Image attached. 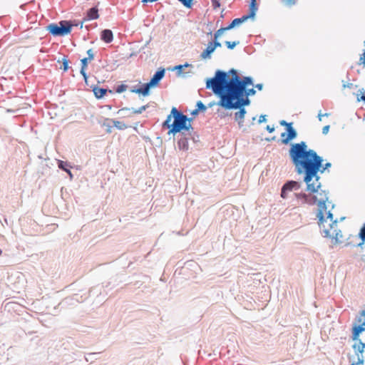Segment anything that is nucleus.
Wrapping results in <instances>:
<instances>
[{
	"label": "nucleus",
	"instance_id": "6e6552de",
	"mask_svg": "<svg viewBox=\"0 0 365 365\" xmlns=\"http://www.w3.org/2000/svg\"><path fill=\"white\" fill-rule=\"evenodd\" d=\"M321 228H322V232L324 234V237L331 238L334 240L335 243L339 242V238L342 237V234L341 230H334L333 235L330 234V231L328 228L325 227L324 222L319 226Z\"/></svg>",
	"mask_w": 365,
	"mask_h": 365
},
{
	"label": "nucleus",
	"instance_id": "7ed1b4c3",
	"mask_svg": "<svg viewBox=\"0 0 365 365\" xmlns=\"http://www.w3.org/2000/svg\"><path fill=\"white\" fill-rule=\"evenodd\" d=\"M191 121H192V118L187 117L181 110L173 107L170 113L162 123V127L169 130L168 135H175L177 133H192L193 127L191 125Z\"/></svg>",
	"mask_w": 365,
	"mask_h": 365
},
{
	"label": "nucleus",
	"instance_id": "4c0bfd02",
	"mask_svg": "<svg viewBox=\"0 0 365 365\" xmlns=\"http://www.w3.org/2000/svg\"><path fill=\"white\" fill-rule=\"evenodd\" d=\"M359 237L363 241L365 242V223L361 227L360 231L359 232Z\"/></svg>",
	"mask_w": 365,
	"mask_h": 365
},
{
	"label": "nucleus",
	"instance_id": "412c9836",
	"mask_svg": "<svg viewBox=\"0 0 365 365\" xmlns=\"http://www.w3.org/2000/svg\"><path fill=\"white\" fill-rule=\"evenodd\" d=\"M192 66L191 64L188 63H185L184 64H179L173 68V71H176L177 76H182V77H186V73H183V69L187 67Z\"/></svg>",
	"mask_w": 365,
	"mask_h": 365
},
{
	"label": "nucleus",
	"instance_id": "c9c22d12",
	"mask_svg": "<svg viewBox=\"0 0 365 365\" xmlns=\"http://www.w3.org/2000/svg\"><path fill=\"white\" fill-rule=\"evenodd\" d=\"M228 31L225 27H221L217 31H216L214 34V38L218 39L219 37L225 32Z\"/></svg>",
	"mask_w": 365,
	"mask_h": 365
},
{
	"label": "nucleus",
	"instance_id": "f8f14e48",
	"mask_svg": "<svg viewBox=\"0 0 365 365\" xmlns=\"http://www.w3.org/2000/svg\"><path fill=\"white\" fill-rule=\"evenodd\" d=\"M179 139L178 141V147L180 150L187 151L189 149L188 140L190 138L187 136L186 133H179Z\"/></svg>",
	"mask_w": 365,
	"mask_h": 365
},
{
	"label": "nucleus",
	"instance_id": "3c124183",
	"mask_svg": "<svg viewBox=\"0 0 365 365\" xmlns=\"http://www.w3.org/2000/svg\"><path fill=\"white\" fill-rule=\"evenodd\" d=\"M337 222H338V220L336 219L334 220H332L331 222V223L329 224V230H336V227H337Z\"/></svg>",
	"mask_w": 365,
	"mask_h": 365
},
{
	"label": "nucleus",
	"instance_id": "cd10ccee",
	"mask_svg": "<svg viewBox=\"0 0 365 365\" xmlns=\"http://www.w3.org/2000/svg\"><path fill=\"white\" fill-rule=\"evenodd\" d=\"M186 135L190 138V140H192L194 143L199 141V135L197 133L193 130L192 132H186Z\"/></svg>",
	"mask_w": 365,
	"mask_h": 365
},
{
	"label": "nucleus",
	"instance_id": "6ab92c4d",
	"mask_svg": "<svg viewBox=\"0 0 365 365\" xmlns=\"http://www.w3.org/2000/svg\"><path fill=\"white\" fill-rule=\"evenodd\" d=\"M239 110L235 113V120L238 122L240 127L243 125V120L247 113L245 108H238Z\"/></svg>",
	"mask_w": 365,
	"mask_h": 365
},
{
	"label": "nucleus",
	"instance_id": "4d7b16f0",
	"mask_svg": "<svg viewBox=\"0 0 365 365\" xmlns=\"http://www.w3.org/2000/svg\"><path fill=\"white\" fill-rule=\"evenodd\" d=\"M329 128H330V126L329 125L324 126L322 128V133L324 135H327L329 130Z\"/></svg>",
	"mask_w": 365,
	"mask_h": 365
},
{
	"label": "nucleus",
	"instance_id": "c756f323",
	"mask_svg": "<svg viewBox=\"0 0 365 365\" xmlns=\"http://www.w3.org/2000/svg\"><path fill=\"white\" fill-rule=\"evenodd\" d=\"M364 89L361 88L359 90V93L356 94V101H363L365 103V95H364Z\"/></svg>",
	"mask_w": 365,
	"mask_h": 365
},
{
	"label": "nucleus",
	"instance_id": "dca6fc26",
	"mask_svg": "<svg viewBox=\"0 0 365 365\" xmlns=\"http://www.w3.org/2000/svg\"><path fill=\"white\" fill-rule=\"evenodd\" d=\"M90 61L88 59H87V58H83L81 60V71H80V73L82 75V76L83 77V80L86 83V84L87 86H89V83L88 82V76L86 72V69H87V67H88V62Z\"/></svg>",
	"mask_w": 365,
	"mask_h": 365
},
{
	"label": "nucleus",
	"instance_id": "37998d69",
	"mask_svg": "<svg viewBox=\"0 0 365 365\" xmlns=\"http://www.w3.org/2000/svg\"><path fill=\"white\" fill-rule=\"evenodd\" d=\"M279 124L280 125L285 127L286 130L288 128L293 125V122H287L284 120H282L279 121Z\"/></svg>",
	"mask_w": 365,
	"mask_h": 365
},
{
	"label": "nucleus",
	"instance_id": "052dcab7",
	"mask_svg": "<svg viewBox=\"0 0 365 365\" xmlns=\"http://www.w3.org/2000/svg\"><path fill=\"white\" fill-rule=\"evenodd\" d=\"M255 88H257L258 90H262V88H263V84L262 83H257L255 85Z\"/></svg>",
	"mask_w": 365,
	"mask_h": 365
},
{
	"label": "nucleus",
	"instance_id": "b1692460",
	"mask_svg": "<svg viewBox=\"0 0 365 365\" xmlns=\"http://www.w3.org/2000/svg\"><path fill=\"white\" fill-rule=\"evenodd\" d=\"M148 108H149V105L146 104V105L142 106L141 107L138 108V109L134 108H123L119 110V112L124 111V110H131L132 113L134 114H141Z\"/></svg>",
	"mask_w": 365,
	"mask_h": 365
},
{
	"label": "nucleus",
	"instance_id": "9d476101",
	"mask_svg": "<svg viewBox=\"0 0 365 365\" xmlns=\"http://www.w3.org/2000/svg\"><path fill=\"white\" fill-rule=\"evenodd\" d=\"M165 70L163 68H159L155 72L153 76L151 77L149 83L155 88L158 86L160 81L165 76Z\"/></svg>",
	"mask_w": 365,
	"mask_h": 365
},
{
	"label": "nucleus",
	"instance_id": "c85d7f7f",
	"mask_svg": "<svg viewBox=\"0 0 365 365\" xmlns=\"http://www.w3.org/2000/svg\"><path fill=\"white\" fill-rule=\"evenodd\" d=\"M242 93V94H246L247 96H254L255 93H256V91L252 88H248L247 87L242 89V90H240V91H238L237 92H240V93Z\"/></svg>",
	"mask_w": 365,
	"mask_h": 365
},
{
	"label": "nucleus",
	"instance_id": "79ce46f5",
	"mask_svg": "<svg viewBox=\"0 0 365 365\" xmlns=\"http://www.w3.org/2000/svg\"><path fill=\"white\" fill-rule=\"evenodd\" d=\"M331 167V163H326L325 164H323V163H322V167L320 168V173H323L326 170L329 169V168Z\"/></svg>",
	"mask_w": 365,
	"mask_h": 365
},
{
	"label": "nucleus",
	"instance_id": "5701e85b",
	"mask_svg": "<svg viewBox=\"0 0 365 365\" xmlns=\"http://www.w3.org/2000/svg\"><path fill=\"white\" fill-rule=\"evenodd\" d=\"M214 51L213 47L209 42L206 48L201 53L200 58L202 59H209L211 58V55Z\"/></svg>",
	"mask_w": 365,
	"mask_h": 365
},
{
	"label": "nucleus",
	"instance_id": "338daca9",
	"mask_svg": "<svg viewBox=\"0 0 365 365\" xmlns=\"http://www.w3.org/2000/svg\"><path fill=\"white\" fill-rule=\"evenodd\" d=\"M329 115H330V114H329V113H326L323 114V115H324V116H327H327H329Z\"/></svg>",
	"mask_w": 365,
	"mask_h": 365
},
{
	"label": "nucleus",
	"instance_id": "5fc2aeb1",
	"mask_svg": "<svg viewBox=\"0 0 365 365\" xmlns=\"http://www.w3.org/2000/svg\"><path fill=\"white\" fill-rule=\"evenodd\" d=\"M327 219H329L331 222L332 220H334V215L332 214V212H331V210H329L327 212Z\"/></svg>",
	"mask_w": 365,
	"mask_h": 365
},
{
	"label": "nucleus",
	"instance_id": "ddd939ff",
	"mask_svg": "<svg viewBox=\"0 0 365 365\" xmlns=\"http://www.w3.org/2000/svg\"><path fill=\"white\" fill-rule=\"evenodd\" d=\"M99 18L98 9L97 6H93L89 9L83 17V21L96 20Z\"/></svg>",
	"mask_w": 365,
	"mask_h": 365
},
{
	"label": "nucleus",
	"instance_id": "72a5a7b5",
	"mask_svg": "<svg viewBox=\"0 0 365 365\" xmlns=\"http://www.w3.org/2000/svg\"><path fill=\"white\" fill-rule=\"evenodd\" d=\"M195 107L200 112H205L207 110V106L201 101L197 102Z\"/></svg>",
	"mask_w": 365,
	"mask_h": 365
},
{
	"label": "nucleus",
	"instance_id": "a19ab883",
	"mask_svg": "<svg viewBox=\"0 0 365 365\" xmlns=\"http://www.w3.org/2000/svg\"><path fill=\"white\" fill-rule=\"evenodd\" d=\"M210 43L213 47L214 50H215L217 47H221L222 46L221 43L218 41V39L215 38L210 41Z\"/></svg>",
	"mask_w": 365,
	"mask_h": 365
},
{
	"label": "nucleus",
	"instance_id": "8fccbe9b",
	"mask_svg": "<svg viewBox=\"0 0 365 365\" xmlns=\"http://www.w3.org/2000/svg\"><path fill=\"white\" fill-rule=\"evenodd\" d=\"M364 362V357L361 355V356H358V361L356 362H353L351 365H361Z\"/></svg>",
	"mask_w": 365,
	"mask_h": 365
},
{
	"label": "nucleus",
	"instance_id": "9b49d317",
	"mask_svg": "<svg viewBox=\"0 0 365 365\" xmlns=\"http://www.w3.org/2000/svg\"><path fill=\"white\" fill-rule=\"evenodd\" d=\"M62 36H67L71 34L73 28V24L71 20H61L58 23Z\"/></svg>",
	"mask_w": 365,
	"mask_h": 365
},
{
	"label": "nucleus",
	"instance_id": "423d86ee",
	"mask_svg": "<svg viewBox=\"0 0 365 365\" xmlns=\"http://www.w3.org/2000/svg\"><path fill=\"white\" fill-rule=\"evenodd\" d=\"M297 131L292 126L288 128L285 132L281 133V143L284 145H288L289 143L297 137Z\"/></svg>",
	"mask_w": 365,
	"mask_h": 365
},
{
	"label": "nucleus",
	"instance_id": "a878e982",
	"mask_svg": "<svg viewBox=\"0 0 365 365\" xmlns=\"http://www.w3.org/2000/svg\"><path fill=\"white\" fill-rule=\"evenodd\" d=\"M107 121H111L113 123V126L115 127L117 129L123 130L128 128L126 124H125L123 122H120L116 120L109 119L106 118Z\"/></svg>",
	"mask_w": 365,
	"mask_h": 365
},
{
	"label": "nucleus",
	"instance_id": "58836bf2",
	"mask_svg": "<svg viewBox=\"0 0 365 365\" xmlns=\"http://www.w3.org/2000/svg\"><path fill=\"white\" fill-rule=\"evenodd\" d=\"M111 121H107L106 119L105 120V121L103 122V123L102 124L103 126L104 127H106V132L108 133H110L112 132V125H110V123Z\"/></svg>",
	"mask_w": 365,
	"mask_h": 365
},
{
	"label": "nucleus",
	"instance_id": "473e14b6",
	"mask_svg": "<svg viewBox=\"0 0 365 365\" xmlns=\"http://www.w3.org/2000/svg\"><path fill=\"white\" fill-rule=\"evenodd\" d=\"M61 61L63 63L62 68H63V71L66 72L69 69V66H68L69 60L68 59L66 56H64L63 58H62Z\"/></svg>",
	"mask_w": 365,
	"mask_h": 365
},
{
	"label": "nucleus",
	"instance_id": "864d4df0",
	"mask_svg": "<svg viewBox=\"0 0 365 365\" xmlns=\"http://www.w3.org/2000/svg\"><path fill=\"white\" fill-rule=\"evenodd\" d=\"M286 5L287 6H292L296 4L297 1L296 0H282Z\"/></svg>",
	"mask_w": 365,
	"mask_h": 365
},
{
	"label": "nucleus",
	"instance_id": "2eb2a0df",
	"mask_svg": "<svg viewBox=\"0 0 365 365\" xmlns=\"http://www.w3.org/2000/svg\"><path fill=\"white\" fill-rule=\"evenodd\" d=\"M101 40L106 43H110L113 40V34L110 29H106L101 31L100 34Z\"/></svg>",
	"mask_w": 365,
	"mask_h": 365
},
{
	"label": "nucleus",
	"instance_id": "a18cd8bd",
	"mask_svg": "<svg viewBox=\"0 0 365 365\" xmlns=\"http://www.w3.org/2000/svg\"><path fill=\"white\" fill-rule=\"evenodd\" d=\"M84 22L85 21H83V19L81 21H79L78 20L71 21V24H73V26H79L80 29L83 28Z\"/></svg>",
	"mask_w": 365,
	"mask_h": 365
},
{
	"label": "nucleus",
	"instance_id": "393cba45",
	"mask_svg": "<svg viewBox=\"0 0 365 365\" xmlns=\"http://www.w3.org/2000/svg\"><path fill=\"white\" fill-rule=\"evenodd\" d=\"M83 300L84 299H83V296H79L77 294H73L71 297H67L65 299L66 302L69 303L71 304H73L74 302H83Z\"/></svg>",
	"mask_w": 365,
	"mask_h": 365
},
{
	"label": "nucleus",
	"instance_id": "4468645a",
	"mask_svg": "<svg viewBox=\"0 0 365 365\" xmlns=\"http://www.w3.org/2000/svg\"><path fill=\"white\" fill-rule=\"evenodd\" d=\"M88 86H90L91 88H92V91L93 92V94L97 99L103 98L108 91L112 93V91L98 87L96 85H89Z\"/></svg>",
	"mask_w": 365,
	"mask_h": 365
},
{
	"label": "nucleus",
	"instance_id": "c03bdc74",
	"mask_svg": "<svg viewBox=\"0 0 365 365\" xmlns=\"http://www.w3.org/2000/svg\"><path fill=\"white\" fill-rule=\"evenodd\" d=\"M127 86L125 84H120L117 86L115 91L118 93H121L126 91Z\"/></svg>",
	"mask_w": 365,
	"mask_h": 365
},
{
	"label": "nucleus",
	"instance_id": "69168bd1",
	"mask_svg": "<svg viewBox=\"0 0 365 365\" xmlns=\"http://www.w3.org/2000/svg\"><path fill=\"white\" fill-rule=\"evenodd\" d=\"M213 105H215V103H209L208 106L212 107Z\"/></svg>",
	"mask_w": 365,
	"mask_h": 365
},
{
	"label": "nucleus",
	"instance_id": "0eeeda50",
	"mask_svg": "<svg viewBox=\"0 0 365 365\" xmlns=\"http://www.w3.org/2000/svg\"><path fill=\"white\" fill-rule=\"evenodd\" d=\"M301 187L300 182L294 180L287 181L281 189V197L284 199L287 198V192L292 190H298Z\"/></svg>",
	"mask_w": 365,
	"mask_h": 365
},
{
	"label": "nucleus",
	"instance_id": "f03ea898",
	"mask_svg": "<svg viewBox=\"0 0 365 365\" xmlns=\"http://www.w3.org/2000/svg\"><path fill=\"white\" fill-rule=\"evenodd\" d=\"M205 83L207 89L217 87L221 90L238 91L253 86V79L250 76L242 78L235 69L232 68L228 72L217 70L213 77L206 79Z\"/></svg>",
	"mask_w": 365,
	"mask_h": 365
},
{
	"label": "nucleus",
	"instance_id": "de8ad7c7",
	"mask_svg": "<svg viewBox=\"0 0 365 365\" xmlns=\"http://www.w3.org/2000/svg\"><path fill=\"white\" fill-rule=\"evenodd\" d=\"M342 83H343V84H342L343 88H357L358 87L357 85H354V84H353L351 83H345L344 82V81H342Z\"/></svg>",
	"mask_w": 365,
	"mask_h": 365
},
{
	"label": "nucleus",
	"instance_id": "e433bc0d",
	"mask_svg": "<svg viewBox=\"0 0 365 365\" xmlns=\"http://www.w3.org/2000/svg\"><path fill=\"white\" fill-rule=\"evenodd\" d=\"M225 45L227 46V48L229 49H233L237 45H238L240 43V41H226L225 42Z\"/></svg>",
	"mask_w": 365,
	"mask_h": 365
},
{
	"label": "nucleus",
	"instance_id": "49530a36",
	"mask_svg": "<svg viewBox=\"0 0 365 365\" xmlns=\"http://www.w3.org/2000/svg\"><path fill=\"white\" fill-rule=\"evenodd\" d=\"M358 64L359 65H362L365 68V50L360 55Z\"/></svg>",
	"mask_w": 365,
	"mask_h": 365
},
{
	"label": "nucleus",
	"instance_id": "39448f33",
	"mask_svg": "<svg viewBox=\"0 0 365 365\" xmlns=\"http://www.w3.org/2000/svg\"><path fill=\"white\" fill-rule=\"evenodd\" d=\"M319 196L318 199V212L317 217L318 218L319 226H321L324 222H327V219L324 217V212L327 210L326 202L329 200L328 192L319 189L317 192Z\"/></svg>",
	"mask_w": 365,
	"mask_h": 365
},
{
	"label": "nucleus",
	"instance_id": "f704fd0d",
	"mask_svg": "<svg viewBox=\"0 0 365 365\" xmlns=\"http://www.w3.org/2000/svg\"><path fill=\"white\" fill-rule=\"evenodd\" d=\"M308 195L304 192L295 193V197L297 200H302V203L305 204V202L308 197Z\"/></svg>",
	"mask_w": 365,
	"mask_h": 365
},
{
	"label": "nucleus",
	"instance_id": "7c9ffc66",
	"mask_svg": "<svg viewBox=\"0 0 365 365\" xmlns=\"http://www.w3.org/2000/svg\"><path fill=\"white\" fill-rule=\"evenodd\" d=\"M180 2L185 8L192 9L194 4V0H178Z\"/></svg>",
	"mask_w": 365,
	"mask_h": 365
},
{
	"label": "nucleus",
	"instance_id": "0e129e2a",
	"mask_svg": "<svg viewBox=\"0 0 365 365\" xmlns=\"http://www.w3.org/2000/svg\"><path fill=\"white\" fill-rule=\"evenodd\" d=\"M364 242H363V241L361 240V242H360L359 244H358V246H359V247H361V246L364 245Z\"/></svg>",
	"mask_w": 365,
	"mask_h": 365
},
{
	"label": "nucleus",
	"instance_id": "2f4dec72",
	"mask_svg": "<svg viewBox=\"0 0 365 365\" xmlns=\"http://www.w3.org/2000/svg\"><path fill=\"white\" fill-rule=\"evenodd\" d=\"M305 203L311 205H315L316 203L318 204V198L315 195H312L310 197L308 196Z\"/></svg>",
	"mask_w": 365,
	"mask_h": 365
},
{
	"label": "nucleus",
	"instance_id": "f257e3e1",
	"mask_svg": "<svg viewBox=\"0 0 365 365\" xmlns=\"http://www.w3.org/2000/svg\"><path fill=\"white\" fill-rule=\"evenodd\" d=\"M289 158L297 174H304L307 191L316 193L322 187L319 182L320 168L324 159L313 149H309L305 141L290 144Z\"/></svg>",
	"mask_w": 365,
	"mask_h": 365
},
{
	"label": "nucleus",
	"instance_id": "680f3d73",
	"mask_svg": "<svg viewBox=\"0 0 365 365\" xmlns=\"http://www.w3.org/2000/svg\"><path fill=\"white\" fill-rule=\"evenodd\" d=\"M275 138H276V137H275V136H273L272 138H267L265 140H266L267 141H272V140H275Z\"/></svg>",
	"mask_w": 365,
	"mask_h": 365
},
{
	"label": "nucleus",
	"instance_id": "aec40b11",
	"mask_svg": "<svg viewBox=\"0 0 365 365\" xmlns=\"http://www.w3.org/2000/svg\"><path fill=\"white\" fill-rule=\"evenodd\" d=\"M58 167L65 171L66 173H67L70 177L71 179L73 178V174L70 170V168H71V166L69 165V163L66 161H63V160H58Z\"/></svg>",
	"mask_w": 365,
	"mask_h": 365
},
{
	"label": "nucleus",
	"instance_id": "ea45409f",
	"mask_svg": "<svg viewBox=\"0 0 365 365\" xmlns=\"http://www.w3.org/2000/svg\"><path fill=\"white\" fill-rule=\"evenodd\" d=\"M364 319H365V310L364 309L361 311L360 316H359L356 318V321L357 322V323L361 324L363 322Z\"/></svg>",
	"mask_w": 365,
	"mask_h": 365
},
{
	"label": "nucleus",
	"instance_id": "09e8293b",
	"mask_svg": "<svg viewBox=\"0 0 365 365\" xmlns=\"http://www.w3.org/2000/svg\"><path fill=\"white\" fill-rule=\"evenodd\" d=\"M86 53L88 55L87 59H88L90 61L94 59V53L92 48L88 49L86 51Z\"/></svg>",
	"mask_w": 365,
	"mask_h": 365
},
{
	"label": "nucleus",
	"instance_id": "e2e57ef3",
	"mask_svg": "<svg viewBox=\"0 0 365 365\" xmlns=\"http://www.w3.org/2000/svg\"><path fill=\"white\" fill-rule=\"evenodd\" d=\"M323 114L321 113V112L319 113L318 114V118L319 120H322V118L323 117Z\"/></svg>",
	"mask_w": 365,
	"mask_h": 365
},
{
	"label": "nucleus",
	"instance_id": "774afa93",
	"mask_svg": "<svg viewBox=\"0 0 365 365\" xmlns=\"http://www.w3.org/2000/svg\"><path fill=\"white\" fill-rule=\"evenodd\" d=\"M344 219H345V217H341L340 218V221H343Z\"/></svg>",
	"mask_w": 365,
	"mask_h": 365
},
{
	"label": "nucleus",
	"instance_id": "4be33fe9",
	"mask_svg": "<svg viewBox=\"0 0 365 365\" xmlns=\"http://www.w3.org/2000/svg\"><path fill=\"white\" fill-rule=\"evenodd\" d=\"M247 20V17L245 16V15H243L240 18H236V19H233L232 21V22L228 26H226V29L228 31L231 30L233 28H235V26L242 24L243 22H245Z\"/></svg>",
	"mask_w": 365,
	"mask_h": 365
},
{
	"label": "nucleus",
	"instance_id": "603ef678",
	"mask_svg": "<svg viewBox=\"0 0 365 365\" xmlns=\"http://www.w3.org/2000/svg\"><path fill=\"white\" fill-rule=\"evenodd\" d=\"M212 6L214 9H217L220 7V3L218 0H211Z\"/></svg>",
	"mask_w": 365,
	"mask_h": 365
},
{
	"label": "nucleus",
	"instance_id": "6e6d98bb",
	"mask_svg": "<svg viewBox=\"0 0 365 365\" xmlns=\"http://www.w3.org/2000/svg\"><path fill=\"white\" fill-rule=\"evenodd\" d=\"M267 121L266 115H261L259 118L258 123H262Z\"/></svg>",
	"mask_w": 365,
	"mask_h": 365
},
{
	"label": "nucleus",
	"instance_id": "1a4fd4ad",
	"mask_svg": "<svg viewBox=\"0 0 365 365\" xmlns=\"http://www.w3.org/2000/svg\"><path fill=\"white\" fill-rule=\"evenodd\" d=\"M154 88L149 82L143 83L140 86V87L137 88H133L130 90V92L135 93L139 95H142L143 96H148L150 93V88Z\"/></svg>",
	"mask_w": 365,
	"mask_h": 365
},
{
	"label": "nucleus",
	"instance_id": "20e7f679",
	"mask_svg": "<svg viewBox=\"0 0 365 365\" xmlns=\"http://www.w3.org/2000/svg\"><path fill=\"white\" fill-rule=\"evenodd\" d=\"M210 90L220 98L216 104L225 110L245 108L250 104L249 97L241 92L221 90L217 87Z\"/></svg>",
	"mask_w": 365,
	"mask_h": 365
},
{
	"label": "nucleus",
	"instance_id": "bb28decb",
	"mask_svg": "<svg viewBox=\"0 0 365 365\" xmlns=\"http://www.w3.org/2000/svg\"><path fill=\"white\" fill-rule=\"evenodd\" d=\"M358 341H359V344H354L352 346V348L354 349V351L356 352L362 354L364 351L365 343L362 342L360 339Z\"/></svg>",
	"mask_w": 365,
	"mask_h": 365
},
{
	"label": "nucleus",
	"instance_id": "a211bd4d",
	"mask_svg": "<svg viewBox=\"0 0 365 365\" xmlns=\"http://www.w3.org/2000/svg\"><path fill=\"white\" fill-rule=\"evenodd\" d=\"M249 14L247 15H245V17H247V19H255L256 12L258 10V6L257 4L256 0H251L250 5H249Z\"/></svg>",
	"mask_w": 365,
	"mask_h": 365
},
{
	"label": "nucleus",
	"instance_id": "f3484780",
	"mask_svg": "<svg viewBox=\"0 0 365 365\" xmlns=\"http://www.w3.org/2000/svg\"><path fill=\"white\" fill-rule=\"evenodd\" d=\"M46 30L53 36H62L58 24L51 23L46 26Z\"/></svg>",
	"mask_w": 365,
	"mask_h": 365
},
{
	"label": "nucleus",
	"instance_id": "13d9d810",
	"mask_svg": "<svg viewBox=\"0 0 365 365\" xmlns=\"http://www.w3.org/2000/svg\"><path fill=\"white\" fill-rule=\"evenodd\" d=\"M266 130L269 132V133H273L274 131V126H270V125H267L266 127Z\"/></svg>",
	"mask_w": 365,
	"mask_h": 365
},
{
	"label": "nucleus",
	"instance_id": "bf43d9fd",
	"mask_svg": "<svg viewBox=\"0 0 365 365\" xmlns=\"http://www.w3.org/2000/svg\"><path fill=\"white\" fill-rule=\"evenodd\" d=\"M200 113V111L195 108L193 110L191 111L190 114L192 116H196Z\"/></svg>",
	"mask_w": 365,
	"mask_h": 365
}]
</instances>
